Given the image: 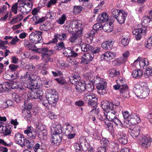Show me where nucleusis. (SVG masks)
<instances>
[{
  "instance_id": "1",
  "label": "nucleus",
  "mask_w": 152,
  "mask_h": 152,
  "mask_svg": "<svg viewBox=\"0 0 152 152\" xmlns=\"http://www.w3.org/2000/svg\"><path fill=\"white\" fill-rule=\"evenodd\" d=\"M39 77L33 74L26 75L24 76L23 79H25L26 82H28L29 83L26 87L31 90L32 89H39L41 88V84H38L37 79Z\"/></svg>"
},
{
  "instance_id": "2",
  "label": "nucleus",
  "mask_w": 152,
  "mask_h": 152,
  "mask_svg": "<svg viewBox=\"0 0 152 152\" xmlns=\"http://www.w3.org/2000/svg\"><path fill=\"white\" fill-rule=\"evenodd\" d=\"M139 83L140 88L136 89L135 91L136 95L140 98H145L148 95L149 91L147 87V83L146 82L141 81Z\"/></svg>"
},
{
  "instance_id": "3",
  "label": "nucleus",
  "mask_w": 152,
  "mask_h": 152,
  "mask_svg": "<svg viewBox=\"0 0 152 152\" xmlns=\"http://www.w3.org/2000/svg\"><path fill=\"white\" fill-rule=\"evenodd\" d=\"M37 51L39 53H42V57L45 63L49 61L50 59V56L54 52L53 50H49L48 48L45 47L37 48Z\"/></svg>"
},
{
  "instance_id": "4",
  "label": "nucleus",
  "mask_w": 152,
  "mask_h": 152,
  "mask_svg": "<svg viewBox=\"0 0 152 152\" xmlns=\"http://www.w3.org/2000/svg\"><path fill=\"white\" fill-rule=\"evenodd\" d=\"M72 30L75 31L73 32L75 35L78 38H80V37L82 36L83 34V27L82 25L76 20L73 21L70 23Z\"/></svg>"
},
{
  "instance_id": "5",
  "label": "nucleus",
  "mask_w": 152,
  "mask_h": 152,
  "mask_svg": "<svg viewBox=\"0 0 152 152\" xmlns=\"http://www.w3.org/2000/svg\"><path fill=\"white\" fill-rule=\"evenodd\" d=\"M42 32L35 31L32 33L29 36V39L34 44H36L42 42Z\"/></svg>"
},
{
  "instance_id": "6",
  "label": "nucleus",
  "mask_w": 152,
  "mask_h": 152,
  "mask_svg": "<svg viewBox=\"0 0 152 152\" xmlns=\"http://www.w3.org/2000/svg\"><path fill=\"white\" fill-rule=\"evenodd\" d=\"M140 121V118L138 115L135 113H132L130 115L129 120H126L125 123L126 126L128 127L131 124H138Z\"/></svg>"
},
{
  "instance_id": "7",
  "label": "nucleus",
  "mask_w": 152,
  "mask_h": 152,
  "mask_svg": "<svg viewBox=\"0 0 152 152\" xmlns=\"http://www.w3.org/2000/svg\"><path fill=\"white\" fill-rule=\"evenodd\" d=\"M46 96L47 99L46 101L47 102L53 106H56L58 99V96L56 94L47 92Z\"/></svg>"
},
{
  "instance_id": "8",
  "label": "nucleus",
  "mask_w": 152,
  "mask_h": 152,
  "mask_svg": "<svg viewBox=\"0 0 152 152\" xmlns=\"http://www.w3.org/2000/svg\"><path fill=\"white\" fill-rule=\"evenodd\" d=\"M94 57L93 53H91L83 54L81 56V64H87L91 62Z\"/></svg>"
},
{
  "instance_id": "9",
  "label": "nucleus",
  "mask_w": 152,
  "mask_h": 152,
  "mask_svg": "<svg viewBox=\"0 0 152 152\" xmlns=\"http://www.w3.org/2000/svg\"><path fill=\"white\" fill-rule=\"evenodd\" d=\"M15 140L16 143L20 145L22 147H24L25 146V142L26 140L23 135L18 133L15 135Z\"/></svg>"
},
{
  "instance_id": "10",
  "label": "nucleus",
  "mask_w": 152,
  "mask_h": 152,
  "mask_svg": "<svg viewBox=\"0 0 152 152\" xmlns=\"http://www.w3.org/2000/svg\"><path fill=\"white\" fill-rule=\"evenodd\" d=\"M53 134H62L61 129V126L60 124L57 122H55L53 124L51 128Z\"/></svg>"
},
{
  "instance_id": "11",
  "label": "nucleus",
  "mask_w": 152,
  "mask_h": 152,
  "mask_svg": "<svg viewBox=\"0 0 152 152\" xmlns=\"http://www.w3.org/2000/svg\"><path fill=\"white\" fill-rule=\"evenodd\" d=\"M133 128L131 127L129 129V132L131 136L133 138H135L137 137L140 131V127L138 126H134Z\"/></svg>"
},
{
  "instance_id": "12",
  "label": "nucleus",
  "mask_w": 152,
  "mask_h": 152,
  "mask_svg": "<svg viewBox=\"0 0 152 152\" xmlns=\"http://www.w3.org/2000/svg\"><path fill=\"white\" fill-rule=\"evenodd\" d=\"M36 92H32L29 94V96L31 99H39L41 100L43 95V93L42 91L39 89H37Z\"/></svg>"
},
{
  "instance_id": "13",
  "label": "nucleus",
  "mask_w": 152,
  "mask_h": 152,
  "mask_svg": "<svg viewBox=\"0 0 152 152\" xmlns=\"http://www.w3.org/2000/svg\"><path fill=\"white\" fill-rule=\"evenodd\" d=\"M119 142L124 145L126 144L128 142V137L125 134L119 132L117 134Z\"/></svg>"
},
{
  "instance_id": "14",
  "label": "nucleus",
  "mask_w": 152,
  "mask_h": 152,
  "mask_svg": "<svg viewBox=\"0 0 152 152\" xmlns=\"http://www.w3.org/2000/svg\"><path fill=\"white\" fill-rule=\"evenodd\" d=\"M24 132L32 139H35L36 137V132L31 126L28 127L27 129L24 131Z\"/></svg>"
},
{
  "instance_id": "15",
  "label": "nucleus",
  "mask_w": 152,
  "mask_h": 152,
  "mask_svg": "<svg viewBox=\"0 0 152 152\" xmlns=\"http://www.w3.org/2000/svg\"><path fill=\"white\" fill-rule=\"evenodd\" d=\"M11 127L10 126H0V133H3L5 136L9 135L11 133Z\"/></svg>"
},
{
  "instance_id": "16",
  "label": "nucleus",
  "mask_w": 152,
  "mask_h": 152,
  "mask_svg": "<svg viewBox=\"0 0 152 152\" xmlns=\"http://www.w3.org/2000/svg\"><path fill=\"white\" fill-rule=\"evenodd\" d=\"M107 83L106 82L99 83L96 84V87L98 90V93L100 94H103L105 93V88L107 87Z\"/></svg>"
},
{
  "instance_id": "17",
  "label": "nucleus",
  "mask_w": 152,
  "mask_h": 152,
  "mask_svg": "<svg viewBox=\"0 0 152 152\" xmlns=\"http://www.w3.org/2000/svg\"><path fill=\"white\" fill-rule=\"evenodd\" d=\"M63 54L66 56L75 57L77 56V54L71 50L70 48H65L64 49Z\"/></svg>"
},
{
  "instance_id": "18",
  "label": "nucleus",
  "mask_w": 152,
  "mask_h": 152,
  "mask_svg": "<svg viewBox=\"0 0 152 152\" xmlns=\"http://www.w3.org/2000/svg\"><path fill=\"white\" fill-rule=\"evenodd\" d=\"M86 84L84 81H80L76 86V89L77 92L82 93L85 91Z\"/></svg>"
},
{
  "instance_id": "19",
  "label": "nucleus",
  "mask_w": 152,
  "mask_h": 152,
  "mask_svg": "<svg viewBox=\"0 0 152 152\" xmlns=\"http://www.w3.org/2000/svg\"><path fill=\"white\" fill-rule=\"evenodd\" d=\"M140 143L143 148H146L148 146V143L150 141L149 137H147L144 135L142 136L141 138H140Z\"/></svg>"
},
{
  "instance_id": "20",
  "label": "nucleus",
  "mask_w": 152,
  "mask_h": 152,
  "mask_svg": "<svg viewBox=\"0 0 152 152\" xmlns=\"http://www.w3.org/2000/svg\"><path fill=\"white\" fill-rule=\"evenodd\" d=\"M127 16L126 13H125L124 11H121L116 19L119 23L122 24L124 23Z\"/></svg>"
},
{
  "instance_id": "21",
  "label": "nucleus",
  "mask_w": 152,
  "mask_h": 152,
  "mask_svg": "<svg viewBox=\"0 0 152 152\" xmlns=\"http://www.w3.org/2000/svg\"><path fill=\"white\" fill-rule=\"evenodd\" d=\"M62 134H53L51 141L53 143L56 144H59L62 140Z\"/></svg>"
},
{
  "instance_id": "22",
  "label": "nucleus",
  "mask_w": 152,
  "mask_h": 152,
  "mask_svg": "<svg viewBox=\"0 0 152 152\" xmlns=\"http://www.w3.org/2000/svg\"><path fill=\"white\" fill-rule=\"evenodd\" d=\"M113 44L112 41L108 40L103 43L101 45V47L105 50H110L112 49Z\"/></svg>"
},
{
  "instance_id": "23",
  "label": "nucleus",
  "mask_w": 152,
  "mask_h": 152,
  "mask_svg": "<svg viewBox=\"0 0 152 152\" xmlns=\"http://www.w3.org/2000/svg\"><path fill=\"white\" fill-rule=\"evenodd\" d=\"M105 117L109 121H113L116 118V112L115 110L109 111L107 113V115L105 114Z\"/></svg>"
},
{
  "instance_id": "24",
  "label": "nucleus",
  "mask_w": 152,
  "mask_h": 152,
  "mask_svg": "<svg viewBox=\"0 0 152 152\" xmlns=\"http://www.w3.org/2000/svg\"><path fill=\"white\" fill-rule=\"evenodd\" d=\"M143 30L141 28H137L132 31L133 35H135V37L137 40H139L141 38Z\"/></svg>"
},
{
  "instance_id": "25",
  "label": "nucleus",
  "mask_w": 152,
  "mask_h": 152,
  "mask_svg": "<svg viewBox=\"0 0 152 152\" xmlns=\"http://www.w3.org/2000/svg\"><path fill=\"white\" fill-rule=\"evenodd\" d=\"M103 30L107 32H110L113 30V25L112 22L105 23L102 27Z\"/></svg>"
},
{
  "instance_id": "26",
  "label": "nucleus",
  "mask_w": 152,
  "mask_h": 152,
  "mask_svg": "<svg viewBox=\"0 0 152 152\" xmlns=\"http://www.w3.org/2000/svg\"><path fill=\"white\" fill-rule=\"evenodd\" d=\"M143 74V72L140 69H135L132 71V75L135 78H140Z\"/></svg>"
},
{
  "instance_id": "27",
  "label": "nucleus",
  "mask_w": 152,
  "mask_h": 152,
  "mask_svg": "<svg viewBox=\"0 0 152 152\" xmlns=\"http://www.w3.org/2000/svg\"><path fill=\"white\" fill-rule=\"evenodd\" d=\"M108 19V15L106 12L99 15L97 18V20L102 22L107 21Z\"/></svg>"
},
{
  "instance_id": "28",
  "label": "nucleus",
  "mask_w": 152,
  "mask_h": 152,
  "mask_svg": "<svg viewBox=\"0 0 152 152\" xmlns=\"http://www.w3.org/2000/svg\"><path fill=\"white\" fill-rule=\"evenodd\" d=\"M85 77L87 80H88L92 84H94L96 81V80H95V77L91 72H89L86 74Z\"/></svg>"
},
{
  "instance_id": "29",
  "label": "nucleus",
  "mask_w": 152,
  "mask_h": 152,
  "mask_svg": "<svg viewBox=\"0 0 152 152\" xmlns=\"http://www.w3.org/2000/svg\"><path fill=\"white\" fill-rule=\"evenodd\" d=\"M19 8L20 9L19 10L23 14L25 13H27L31 10V8L30 7L25 6V5L20 6Z\"/></svg>"
},
{
  "instance_id": "30",
  "label": "nucleus",
  "mask_w": 152,
  "mask_h": 152,
  "mask_svg": "<svg viewBox=\"0 0 152 152\" xmlns=\"http://www.w3.org/2000/svg\"><path fill=\"white\" fill-rule=\"evenodd\" d=\"M92 48V46L88 44L84 43L81 45L82 50L85 52L91 51Z\"/></svg>"
},
{
  "instance_id": "31",
  "label": "nucleus",
  "mask_w": 152,
  "mask_h": 152,
  "mask_svg": "<svg viewBox=\"0 0 152 152\" xmlns=\"http://www.w3.org/2000/svg\"><path fill=\"white\" fill-rule=\"evenodd\" d=\"M11 87L12 89L19 88L20 90H22L23 88L21 83L18 82L12 83L11 84Z\"/></svg>"
},
{
  "instance_id": "32",
  "label": "nucleus",
  "mask_w": 152,
  "mask_h": 152,
  "mask_svg": "<svg viewBox=\"0 0 152 152\" xmlns=\"http://www.w3.org/2000/svg\"><path fill=\"white\" fill-rule=\"evenodd\" d=\"M109 76L111 77H113L115 76H118L120 73L119 71H117L115 69H110L109 70Z\"/></svg>"
},
{
  "instance_id": "33",
  "label": "nucleus",
  "mask_w": 152,
  "mask_h": 152,
  "mask_svg": "<svg viewBox=\"0 0 152 152\" xmlns=\"http://www.w3.org/2000/svg\"><path fill=\"white\" fill-rule=\"evenodd\" d=\"M105 55L107 60H111L115 57L116 53L115 52L107 51L105 53Z\"/></svg>"
},
{
  "instance_id": "34",
  "label": "nucleus",
  "mask_w": 152,
  "mask_h": 152,
  "mask_svg": "<svg viewBox=\"0 0 152 152\" xmlns=\"http://www.w3.org/2000/svg\"><path fill=\"white\" fill-rule=\"evenodd\" d=\"M80 78L77 76L74 75L70 79V81L72 84H74L76 86L78 82H79L80 81H81L80 80Z\"/></svg>"
},
{
  "instance_id": "35",
  "label": "nucleus",
  "mask_w": 152,
  "mask_h": 152,
  "mask_svg": "<svg viewBox=\"0 0 152 152\" xmlns=\"http://www.w3.org/2000/svg\"><path fill=\"white\" fill-rule=\"evenodd\" d=\"M23 16L22 14H20L17 17H13L12 19L11 20V23H12L14 22L15 23H16L19 21H21L23 18Z\"/></svg>"
},
{
  "instance_id": "36",
  "label": "nucleus",
  "mask_w": 152,
  "mask_h": 152,
  "mask_svg": "<svg viewBox=\"0 0 152 152\" xmlns=\"http://www.w3.org/2000/svg\"><path fill=\"white\" fill-rule=\"evenodd\" d=\"M63 42H59L56 44V46L55 47V48L56 50H64L65 48Z\"/></svg>"
},
{
  "instance_id": "37",
  "label": "nucleus",
  "mask_w": 152,
  "mask_h": 152,
  "mask_svg": "<svg viewBox=\"0 0 152 152\" xmlns=\"http://www.w3.org/2000/svg\"><path fill=\"white\" fill-rule=\"evenodd\" d=\"M9 83H6L4 84L0 85V91L1 92L3 91H6L7 89L9 90Z\"/></svg>"
},
{
  "instance_id": "38",
  "label": "nucleus",
  "mask_w": 152,
  "mask_h": 152,
  "mask_svg": "<svg viewBox=\"0 0 152 152\" xmlns=\"http://www.w3.org/2000/svg\"><path fill=\"white\" fill-rule=\"evenodd\" d=\"M151 18L149 16H145L143 17V20L142 22V25H147L151 21Z\"/></svg>"
},
{
  "instance_id": "39",
  "label": "nucleus",
  "mask_w": 152,
  "mask_h": 152,
  "mask_svg": "<svg viewBox=\"0 0 152 152\" xmlns=\"http://www.w3.org/2000/svg\"><path fill=\"white\" fill-rule=\"evenodd\" d=\"M148 60L146 59H144L140 61L139 65L140 67L144 68L145 66H147L148 65Z\"/></svg>"
},
{
  "instance_id": "40",
  "label": "nucleus",
  "mask_w": 152,
  "mask_h": 152,
  "mask_svg": "<svg viewBox=\"0 0 152 152\" xmlns=\"http://www.w3.org/2000/svg\"><path fill=\"white\" fill-rule=\"evenodd\" d=\"M101 146L107 148L109 144V141L108 140L105 138H102L101 140Z\"/></svg>"
},
{
  "instance_id": "41",
  "label": "nucleus",
  "mask_w": 152,
  "mask_h": 152,
  "mask_svg": "<svg viewBox=\"0 0 152 152\" xmlns=\"http://www.w3.org/2000/svg\"><path fill=\"white\" fill-rule=\"evenodd\" d=\"M12 97L13 100L18 102L20 100L21 97L19 96V95L16 93H13L12 94Z\"/></svg>"
},
{
  "instance_id": "42",
  "label": "nucleus",
  "mask_w": 152,
  "mask_h": 152,
  "mask_svg": "<svg viewBox=\"0 0 152 152\" xmlns=\"http://www.w3.org/2000/svg\"><path fill=\"white\" fill-rule=\"evenodd\" d=\"M33 19L34 20L35 19L36 20V21L35 22V24H38L41 23L42 22L45 21L46 20V18L45 17H42V18H38V17L35 16L33 17Z\"/></svg>"
},
{
  "instance_id": "43",
  "label": "nucleus",
  "mask_w": 152,
  "mask_h": 152,
  "mask_svg": "<svg viewBox=\"0 0 152 152\" xmlns=\"http://www.w3.org/2000/svg\"><path fill=\"white\" fill-rule=\"evenodd\" d=\"M25 68L29 71L33 72L35 71V66L31 64H29L25 66Z\"/></svg>"
},
{
  "instance_id": "44",
  "label": "nucleus",
  "mask_w": 152,
  "mask_h": 152,
  "mask_svg": "<svg viewBox=\"0 0 152 152\" xmlns=\"http://www.w3.org/2000/svg\"><path fill=\"white\" fill-rule=\"evenodd\" d=\"M120 91L121 93H122L128 91V87L126 85L121 84V85H120Z\"/></svg>"
},
{
  "instance_id": "45",
  "label": "nucleus",
  "mask_w": 152,
  "mask_h": 152,
  "mask_svg": "<svg viewBox=\"0 0 152 152\" xmlns=\"http://www.w3.org/2000/svg\"><path fill=\"white\" fill-rule=\"evenodd\" d=\"M121 10H118L117 9H113L112 10L111 13L112 15L115 18L119 14L120 12H121Z\"/></svg>"
},
{
  "instance_id": "46",
  "label": "nucleus",
  "mask_w": 152,
  "mask_h": 152,
  "mask_svg": "<svg viewBox=\"0 0 152 152\" xmlns=\"http://www.w3.org/2000/svg\"><path fill=\"white\" fill-rule=\"evenodd\" d=\"M97 33V31L94 29H92L90 31V33L87 34V35L88 36V37L90 38V39H93V37H94V34Z\"/></svg>"
},
{
  "instance_id": "47",
  "label": "nucleus",
  "mask_w": 152,
  "mask_h": 152,
  "mask_svg": "<svg viewBox=\"0 0 152 152\" xmlns=\"http://www.w3.org/2000/svg\"><path fill=\"white\" fill-rule=\"evenodd\" d=\"M109 102L107 101H104L101 103V107L105 111L106 110H107V107Z\"/></svg>"
},
{
  "instance_id": "48",
  "label": "nucleus",
  "mask_w": 152,
  "mask_h": 152,
  "mask_svg": "<svg viewBox=\"0 0 152 152\" xmlns=\"http://www.w3.org/2000/svg\"><path fill=\"white\" fill-rule=\"evenodd\" d=\"M83 7L79 6H75L74 7L73 12L75 13H78L81 12L82 10Z\"/></svg>"
},
{
  "instance_id": "49",
  "label": "nucleus",
  "mask_w": 152,
  "mask_h": 152,
  "mask_svg": "<svg viewBox=\"0 0 152 152\" xmlns=\"http://www.w3.org/2000/svg\"><path fill=\"white\" fill-rule=\"evenodd\" d=\"M97 101L91 99V100L88 101V104L89 106H90L93 107H95L96 105Z\"/></svg>"
},
{
  "instance_id": "50",
  "label": "nucleus",
  "mask_w": 152,
  "mask_h": 152,
  "mask_svg": "<svg viewBox=\"0 0 152 152\" xmlns=\"http://www.w3.org/2000/svg\"><path fill=\"white\" fill-rule=\"evenodd\" d=\"M66 17L65 15H63L61 17L59 18L58 21V23L60 24H63L64 23Z\"/></svg>"
},
{
  "instance_id": "51",
  "label": "nucleus",
  "mask_w": 152,
  "mask_h": 152,
  "mask_svg": "<svg viewBox=\"0 0 152 152\" xmlns=\"http://www.w3.org/2000/svg\"><path fill=\"white\" fill-rule=\"evenodd\" d=\"M18 8V3H16L14 4L13 5L12 7L11 10L15 14L17 13V10Z\"/></svg>"
},
{
  "instance_id": "52",
  "label": "nucleus",
  "mask_w": 152,
  "mask_h": 152,
  "mask_svg": "<svg viewBox=\"0 0 152 152\" xmlns=\"http://www.w3.org/2000/svg\"><path fill=\"white\" fill-rule=\"evenodd\" d=\"M57 82L61 85H63L66 83V81L63 77H60L55 79Z\"/></svg>"
},
{
  "instance_id": "53",
  "label": "nucleus",
  "mask_w": 152,
  "mask_h": 152,
  "mask_svg": "<svg viewBox=\"0 0 152 152\" xmlns=\"http://www.w3.org/2000/svg\"><path fill=\"white\" fill-rule=\"evenodd\" d=\"M102 24L97 23L94 24L93 26V29H94L96 30H100L102 28Z\"/></svg>"
},
{
  "instance_id": "54",
  "label": "nucleus",
  "mask_w": 152,
  "mask_h": 152,
  "mask_svg": "<svg viewBox=\"0 0 152 152\" xmlns=\"http://www.w3.org/2000/svg\"><path fill=\"white\" fill-rule=\"evenodd\" d=\"M107 110H106L105 111L106 113H108L109 111H111V110H114L113 109V103H109L108 106L107 107Z\"/></svg>"
},
{
  "instance_id": "55",
  "label": "nucleus",
  "mask_w": 152,
  "mask_h": 152,
  "mask_svg": "<svg viewBox=\"0 0 152 152\" xmlns=\"http://www.w3.org/2000/svg\"><path fill=\"white\" fill-rule=\"evenodd\" d=\"M74 147L76 152H81V148L79 143H75L74 145Z\"/></svg>"
},
{
  "instance_id": "56",
  "label": "nucleus",
  "mask_w": 152,
  "mask_h": 152,
  "mask_svg": "<svg viewBox=\"0 0 152 152\" xmlns=\"http://www.w3.org/2000/svg\"><path fill=\"white\" fill-rule=\"evenodd\" d=\"M71 34H72V36L69 38V40L70 42H75V40L78 38L75 35L73 32Z\"/></svg>"
},
{
  "instance_id": "57",
  "label": "nucleus",
  "mask_w": 152,
  "mask_h": 152,
  "mask_svg": "<svg viewBox=\"0 0 152 152\" xmlns=\"http://www.w3.org/2000/svg\"><path fill=\"white\" fill-rule=\"evenodd\" d=\"M44 129L43 126L41 123H38L36 127V129L38 133Z\"/></svg>"
},
{
  "instance_id": "58",
  "label": "nucleus",
  "mask_w": 152,
  "mask_h": 152,
  "mask_svg": "<svg viewBox=\"0 0 152 152\" xmlns=\"http://www.w3.org/2000/svg\"><path fill=\"white\" fill-rule=\"evenodd\" d=\"M93 84L92 83L91 84L90 83L88 84L87 87H86V89L89 91H92L94 90V88Z\"/></svg>"
},
{
  "instance_id": "59",
  "label": "nucleus",
  "mask_w": 152,
  "mask_h": 152,
  "mask_svg": "<svg viewBox=\"0 0 152 152\" xmlns=\"http://www.w3.org/2000/svg\"><path fill=\"white\" fill-rule=\"evenodd\" d=\"M144 74L148 76H152V67H148L145 71Z\"/></svg>"
},
{
  "instance_id": "60",
  "label": "nucleus",
  "mask_w": 152,
  "mask_h": 152,
  "mask_svg": "<svg viewBox=\"0 0 152 152\" xmlns=\"http://www.w3.org/2000/svg\"><path fill=\"white\" fill-rule=\"evenodd\" d=\"M57 34L58 35L57 37L60 40H64L66 37V35L65 33H62L60 34Z\"/></svg>"
},
{
  "instance_id": "61",
  "label": "nucleus",
  "mask_w": 152,
  "mask_h": 152,
  "mask_svg": "<svg viewBox=\"0 0 152 152\" xmlns=\"http://www.w3.org/2000/svg\"><path fill=\"white\" fill-rule=\"evenodd\" d=\"M129 42V40L128 39L126 38H124L122 39L121 41V43L124 46L127 45L128 44Z\"/></svg>"
},
{
  "instance_id": "62",
  "label": "nucleus",
  "mask_w": 152,
  "mask_h": 152,
  "mask_svg": "<svg viewBox=\"0 0 152 152\" xmlns=\"http://www.w3.org/2000/svg\"><path fill=\"white\" fill-rule=\"evenodd\" d=\"M40 146V145L39 143H37L35 145L34 147L31 149V151L32 152H38V151L40 149L39 148Z\"/></svg>"
},
{
  "instance_id": "63",
  "label": "nucleus",
  "mask_w": 152,
  "mask_h": 152,
  "mask_svg": "<svg viewBox=\"0 0 152 152\" xmlns=\"http://www.w3.org/2000/svg\"><path fill=\"white\" fill-rule=\"evenodd\" d=\"M118 147L117 144H115L114 145L112 148L111 151L112 152H118L119 151Z\"/></svg>"
},
{
  "instance_id": "64",
  "label": "nucleus",
  "mask_w": 152,
  "mask_h": 152,
  "mask_svg": "<svg viewBox=\"0 0 152 152\" xmlns=\"http://www.w3.org/2000/svg\"><path fill=\"white\" fill-rule=\"evenodd\" d=\"M19 67V66L15 65L14 64H11L9 65V68L12 71H15Z\"/></svg>"
}]
</instances>
